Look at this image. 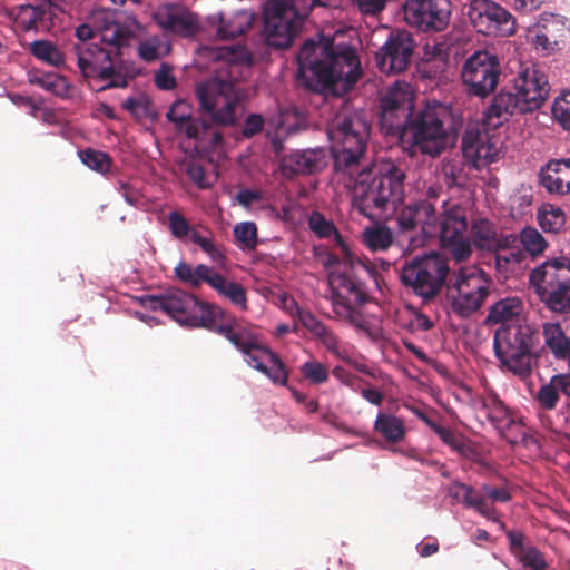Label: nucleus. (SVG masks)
<instances>
[{
	"label": "nucleus",
	"instance_id": "nucleus-1",
	"mask_svg": "<svg viewBox=\"0 0 570 570\" xmlns=\"http://www.w3.org/2000/svg\"><path fill=\"white\" fill-rule=\"evenodd\" d=\"M214 59L224 60L225 66L213 77L197 83L195 94L200 109L209 115L212 124L195 119L186 129V137L195 140L199 153H212L223 144V132L218 126H233L237 122L236 110L246 98L238 80V67L249 68L254 58L244 46H224L210 50Z\"/></svg>",
	"mask_w": 570,
	"mask_h": 570
},
{
	"label": "nucleus",
	"instance_id": "nucleus-2",
	"mask_svg": "<svg viewBox=\"0 0 570 570\" xmlns=\"http://www.w3.org/2000/svg\"><path fill=\"white\" fill-rule=\"evenodd\" d=\"M298 77L313 91L343 95L362 75L354 48L333 40H306L297 55Z\"/></svg>",
	"mask_w": 570,
	"mask_h": 570
},
{
	"label": "nucleus",
	"instance_id": "nucleus-3",
	"mask_svg": "<svg viewBox=\"0 0 570 570\" xmlns=\"http://www.w3.org/2000/svg\"><path fill=\"white\" fill-rule=\"evenodd\" d=\"M406 174L401 164L381 161L357 173L353 188V205L366 218H382L395 212L404 200Z\"/></svg>",
	"mask_w": 570,
	"mask_h": 570
},
{
	"label": "nucleus",
	"instance_id": "nucleus-4",
	"mask_svg": "<svg viewBox=\"0 0 570 570\" xmlns=\"http://www.w3.org/2000/svg\"><path fill=\"white\" fill-rule=\"evenodd\" d=\"M134 37L135 29L108 42L73 43L69 56L85 79L105 82L101 90L126 88L134 76L125 67L122 55Z\"/></svg>",
	"mask_w": 570,
	"mask_h": 570
},
{
	"label": "nucleus",
	"instance_id": "nucleus-5",
	"mask_svg": "<svg viewBox=\"0 0 570 570\" xmlns=\"http://www.w3.org/2000/svg\"><path fill=\"white\" fill-rule=\"evenodd\" d=\"M363 276L372 277L380 288L381 275L361 261H344L342 268L328 274L332 308L336 318L356 328H364V316L358 306L370 301Z\"/></svg>",
	"mask_w": 570,
	"mask_h": 570
},
{
	"label": "nucleus",
	"instance_id": "nucleus-6",
	"mask_svg": "<svg viewBox=\"0 0 570 570\" xmlns=\"http://www.w3.org/2000/svg\"><path fill=\"white\" fill-rule=\"evenodd\" d=\"M327 136L338 173L353 177L365 156L370 125L358 112L338 114L327 126Z\"/></svg>",
	"mask_w": 570,
	"mask_h": 570
},
{
	"label": "nucleus",
	"instance_id": "nucleus-7",
	"mask_svg": "<svg viewBox=\"0 0 570 570\" xmlns=\"http://www.w3.org/2000/svg\"><path fill=\"white\" fill-rule=\"evenodd\" d=\"M452 129L451 108L440 102L426 104L412 111L402 140L423 155L436 157L446 149Z\"/></svg>",
	"mask_w": 570,
	"mask_h": 570
},
{
	"label": "nucleus",
	"instance_id": "nucleus-8",
	"mask_svg": "<svg viewBox=\"0 0 570 570\" xmlns=\"http://www.w3.org/2000/svg\"><path fill=\"white\" fill-rule=\"evenodd\" d=\"M499 144V138L488 130H466L462 138V158L451 159L443 166L448 186L464 187L472 170H480L497 159Z\"/></svg>",
	"mask_w": 570,
	"mask_h": 570
},
{
	"label": "nucleus",
	"instance_id": "nucleus-9",
	"mask_svg": "<svg viewBox=\"0 0 570 570\" xmlns=\"http://www.w3.org/2000/svg\"><path fill=\"white\" fill-rule=\"evenodd\" d=\"M141 304L145 308L160 311L189 327L214 328L216 317L223 314L219 307L200 302L193 294L178 288L168 289L160 295L144 296Z\"/></svg>",
	"mask_w": 570,
	"mask_h": 570
},
{
	"label": "nucleus",
	"instance_id": "nucleus-10",
	"mask_svg": "<svg viewBox=\"0 0 570 570\" xmlns=\"http://www.w3.org/2000/svg\"><path fill=\"white\" fill-rule=\"evenodd\" d=\"M529 283L543 306L552 314H570V259L558 257L531 271Z\"/></svg>",
	"mask_w": 570,
	"mask_h": 570
},
{
	"label": "nucleus",
	"instance_id": "nucleus-11",
	"mask_svg": "<svg viewBox=\"0 0 570 570\" xmlns=\"http://www.w3.org/2000/svg\"><path fill=\"white\" fill-rule=\"evenodd\" d=\"M450 266L448 259L432 252L407 259L400 272L402 285L423 302H431L448 286Z\"/></svg>",
	"mask_w": 570,
	"mask_h": 570
},
{
	"label": "nucleus",
	"instance_id": "nucleus-12",
	"mask_svg": "<svg viewBox=\"0 0 570 570\" xmlns=\"http://www.w3.org/2000/svg\"><path fill=\"white\" fill-rule=\"evenodd\" d=\"M534 336V331L527 324L503 325L494 333L495 356L503 367L521 379L532 372L531 348Z\"/></svg>",
	"mask_w": 570,
	"mask_h": 570
},
{
	"label": "nucleus",
	"instance_id": "nucleus-13",
	"mask_svg": "<svg viewBox=\"0 0 570 570\" xmlns=\"http://www.w3.org/2000/svg\"><path fill=\"white\" fill-rule=\"evenodd\" d=\"M490 278L476 267H460L449 278L452 311L460 317H469L476 312L490 291Z\"/></svg>",
	"mask_w": 570,
	"mask_h": 570
},
{
	"label": "nucleus",
	"instance_id": "nucleus-14",
	"mask_svg": "<svg viewBox=\"0 0 570 570\" xmlns=\"http://www.w3.org/2000/svg\"><path fill=\"white\" fill-rule=\"evenodd\" d=\"M305 18L286 0H267L263 6V33L269 47L289 48L301 33Z\"/></svg>",
	"mask_w": 570,
	"mask_h": 570
},
{
	"label": "nucleus",
	"instance_id": "nucleus-15",
	"mask_svg": "<svg viewBox=\"0 0 570 570\" xmlns=\"http://www.w3.org/2000/svg\"><path fill=\"white\" fill-rule=\"evenodd\" d=\"M500 75L498 57L485 50L472 53L461 69V79L468 94L480 98H485L495 90Z\"/></svg>",
	"mask_w": 570,
	"mask_h": 570
},
{
	"label": "nucleus",
	"instance_id": "nucleus-16",
	"mask_svg": "<svg viewBox=\"0 0 570 570\" xmlns=\"http://www.w3.org/2000/svg\"><path fill=\"white\" fill-rule=\"evenodd\" d=\"M466 16L476 32L490 37H509L517 30L515 18L492 0H470Z\"/></svg>",
	"mask_w": 570,
	"mask_h": 570
},
{
	"label": "nucleus",
	"instance_id": "nucleus-17",
	"mask_svg": "<svg viewBox=\"0 0 570 570\" xmlns=\"http://www.w3.org/2000/svg\"><path fill=\"white\" fill-rule=\"evenodd\" d=\"M380 125L386 135L399 136L401 139L407 128V119L415 110L413 95L400 85L391 87L380 104Z\"/></svg>",
	"mask_w": 570,
	"mask_h": 570
},
{
	"label": "nucleus",
	"instance_id": "nucleus-18",
	"mask_svg": "<svg viewBox=\"0 0 570 570\" xmlns=\"http://www.w3.org/2000/svg\"><path fill=\"white\" fill-rule=\"evenodd\" d=\"M440 242L456 262L468 259L472 254L468 236L466 210L461 206L446 208L440 222Z\"/></svg>",
	"mask_w": 570,
	"mask_h": 570
},
{
	"label": "nucleus",
	"instance_id": "nucleus-19",
	"mask_svg": "<svg viewBox=\"0 0 570 570\" xmlns=\"http://www.w3.org/2000/svg\"><path fill=\"white\" fill-rule=\"evenodd\" d=\"M139 23L135 17L120 21L115 12L100 10L90 16L87 22L75 30L77 43L108 42L117 39L124 32L138 29Z\"/></svg>",
	"mask_w": 570,
	"mask_h": 570
},
{
	"label": "nucleus",
	"instance_id": "nucleus-20",
	"mask_svg": "<svg viewBox=\"0 0 570 570\" xmlns=\"http://www.w3.org/2000/svg\"><path fill=\"white\" fill-rule=\"evenodd\" d=\"M402 9L405 22L422 32L444 30L451 17L449 0H406Z\"/></svg>",
	"mask_w": 570,
	"mask_h": 570
},
{
	"label": "nucleus",
	"instance_id": "nucleus-21",
	"mask_svg": "<svg viewBox=\"0 0 570 570\" xmlns=\"http://www.w3.org/2000/svg\"><path fill=\"white\" fill-rule=\"evenodd\" d=\"M415 46L410 32L405 30L392 31L375 55L377 68L386 75L405 71L411 63Z\"/></svg>",
	"mask_w": 570,
	"mask_h": 570
},
{
	"label": "nucleus",
	"instance_id": "nucleus-22",
	"mask_svg": "<svg viewBox=\"0 0 570 570\" xmlns=\"http://www.w3.org/2000/svg\"><path fill=\"white\" fill-rule=\"evenodd\" d=\"M513 89L523 99L525 109H539L547 100L550 91L548 78L535 66H522L513 80Z\"/></svg>",
	"mask_w": 570,
	"mask_h": 570
},
{
	"label": "nucleus",
	"instance_id": "nucleus-23",
	"mask_svg": "<svg viewBox=\"0 0 570 570\" xmlns=\"http://www.w3.org/2000/svg\"><path fill=\"white\" fill-rule=\"evenodd\" d=\"M327 165V150L322 147L294 150L282 157L279 169L284 177L308 176Z\"/></svg>",
	"mask_w": 570,
	"mask_h": 570
},
{
	"label": "nucleus",
	"instance_id": "nucleus-24",
	"mask_svg": "<svg viewBox=\"0 0 570 570\" xmlns=\"http://www.w3.org/2000/svg\"><path fill=\"white\" fill-rule=\"evenodd\" d=\"M155 21L165 32L181 38L196 37L202 30L198 14L174 6L157 11Z\"/></svg>",
	"mask_w": 570,
	"mask_h": 570
},
{
	"label": "nucleus",
	"instance_id": "nucleus-25",
	"mask_svg": "<svg viewBox=\"0 0 570 570\" xmlns=\"http://www.w3.org/2000/svg\"><path fill=\"white\" fill-rule=\"evenodd\" d=\"M397 226L402 232L414 230L417 226L426 234L436 229L438 215L435 206L429 200H415L396 212Z\"/></svg>",
	"mask_w": 570,
	"mask_h": 570
},
{
	"label": "nucleus",
	"instance_id": "nucleus-26",
	"mask_svg": "<svg viewBox=\"0 0 570 570\" xmlns=\"http://www.w3.org/2000/svg\"><path fill=\"white\" fill-rule=\"evenodd\" d=\"M208 20L219 39L230 40L246 35L256 22L257 14L252 10L242 9L230 14L218 12Z\"/></svg>",
	"mask_w": 570,
	"mask_h": 570
},
{
	"label": "nucleus",
	"instance_id": "nucleus-27",
	"mask_svg": "<svg viewBox=\"0 0 570 570\" xmlns=\"http://www.w3.org/2000/svg\"><path fill=\"white\" fill-rule=\"evenodd\" d=\"M523 99L518 92L501 90L494 96L488 111L485 114L487 121L493 127H498L503 121H508L509 118L515 114L532 112L531 109H525Z\"/></svg>",
	"mask_w": 570,
	"mask_h": 570
},
{
	"label": "nucleus",
	"instance_id": "nucleus-28",
	"mask_svg": "<svg viewBox=\"0 0 570 570\" xmlns=\"http://www.w3.org/2000/svg\"><path fill=\"white\" fill-rule=\"evenodd\" d=\"M540 185L551 195L570 193V159L550 160L540 170Z\"/></svg>",
	"mask_w": 570,
	"mask_h": 570
},
{
	"label": "nucleus",
	"instance_id": "nucleus-29",
	"mask_svg": "<svg viewBox=\"0 0 570 570\" xmlns=\"http://www.w3.org/2000/svg\"><path fill=\"white\" fill-rule=\"evenodd\" d=\"M561 393L570 397V372L551 376L549 382L539 387L534 400L540 409L552 411L557 407Z\"/></svg>",
	"mask_w": 570,
	"mask_h": 570
},
{
	"label": "nucleus",
	"instance_id": "nucleus-30",
	"mask_svg": "<svg viewBox=\"0 0 570 570\" xmlns=\"http://www.w3.org/2000/svg\"><path fill=\"white\" fill-rule=\"evenodd\" d=\"M216 317L215 327L213 331L227 338L238 351L248 353V350L255 347L256 336L245 326L237 323L235 320L218 324Z\"/></svg>",
	"mask_w": 570,
	"mask_h": 570
},
{
	"label": "nucleus",
	"instance_id": "nucleus-31",
	"mask_svg": "<svg viewBox=\"0 0 570 570\" xmlns=\"http://www.w3.org/2000/svg\"><path fill=\"white\" fill-rule=\"evenodd\" d=\"M543 347L557 360H566L570 352V338L558 322L542 324Z\"/></svg>",
	"mask_w": 570,
	"mask_h": 570
},
{
	"label": "nucleus",
	"instance_id": "nucleus-32",
	"mask_svg": "<svg viewBox=\"0 0 570 570\" xmlns=\"http://www.w3.org/2000/svg\"><path fill=\"white\" fill-rule=\"evenodd\" d=\"M209 286L220 296L228 299L233 305L242 311L247 309V294L245 287L234 281H229L218 272H214Z\"/></svg>",
	"mask_w": 570,
	"mask_h": 570
},
{
	"label": "nucleus",
	"instance_id": "nucleus-33",
	"mask_svg": "<svg viewBox=\"0 0 570 570\" xmlns=\"http://www.w3.org/2000/svg\"><path fill=\"white\" fill-rule=\"evenodd\" d=\"M523 311V303L519 297H505L494 303L488 313L485 323L489 325L501 324L507 325L513 322Z\"/></svg>",
	"mask_w": 570,
	"mask_h": 570
},
{
	"label": "nucleus",
	"instance_id": "nucleus-34",
	"mask_svg": "<svg viewBox=\"0 0 570 570\" xmlns=\"http://www.w3.org/2000/svg\"><path fill=\"white\" fill-rule=\"evenodd\" d=\"M470 234L473 245L480 249L497 252L505 248L502 240L498 238L493 224L485 218L475 220L471 226Z\"/></svg>",
	"mask_w": 570,
	"mask_h": 570
},
{
	"label": "nucleus",
	"instance_id": "nucleus-35",
	"mask_svg": "<svg viewBox=\"0 0 570 570\" xmlns=\"http://www.w3.org/2000/svg\"><path fill=\"white\" fill-rule=\"evenodd\" d=\"M374 431L392 444L403 441L406 434L405 424L401 417L383 412H380L375 419Z\"/></svg>",
	"mask_w": 570,
	"mask_h": 570
},
{
	"label": "nucleus",
	"instance_id": "nucleus-36",
	"mask_svg": "<svg viewBox=\"0 0 570 570\" xmlns=\"http://www.w3.org/2000/svg\"><path fill=\"white\" fill-rule=\"evenodd\" d=\"M174 272L175 276L180 282L197 288L202 283L209 285L215 268L205 264H198L196 267H193L186 262H180L177 264Z\"/></svg>",
	"mask_w": 570,
	"mask_h": 570
},
{
	"label": "nucleus",
	"instance_id": "nucleus-37",
	"mask_svg": "<svg viewBox=\"0 0 570 570\" xmlns=\"http://www.w3.org/2000/svg\"><path fill=\"white\" fill-rule=\"evenodd\" d=\"M432 431L444 444L450 446L462 458L472 460L476 455V452L471 442L461 433H458L449 428H444L439 423Z\"/></svg>",
	"mask_w": 570,
	"mask_h": 570
},
{
	"label": "nucleus",
	"instance_id": "nucleus-38",
	"mask_svg": "<svg viewBox=\"0 0 570 570\" xmlns=\"http://www.w3.org/2000/svg\"><path fill=\"white\" fill-rule=\"evenodd\" d=\"M481 407L487 412L488 419L497 426L509 428L513 423L508 407L495 393H489L481 397Z\"/></svg>",
	"mask_w": 570,
	"mask_h": 570
},
{
	"label": "nucleus",
	"instance_id": "nucleus-39",
	"mask_svg": "<svg viewBox=\"0 0 570 570\" xmlns=\"http://www.w3.org/2000/svg\"><path fill=\"white\" fill-rule=\"evenodd\" d=\"M364 246L372 252L386 250L394 240L393 233L386 226L366 227L361 235Z\"/></svg>",
	"mask_w": 570,
	"mask_h": 570
},
{
	"label": "nucleus",
	"instance_id": "nucleus-40",
	"mask_svg": "<svg viewBox=\"0 0 570 570\" xmlns=\"http://www.w3.org/2000/svg\"><path fill=\"white\" fill-rule=\"evenodd\" d=\"M48 10L42 6H20L17 13V23L24 30H39L43 27V21Z\"/></svg>",
	"mask_w": 570,
	"mask_h": 570
},
{
	"label": "nucleus",
	"instance_id": "nucleus-41",
	"mask_svg": "<svg viewBox=\"0 0 570 570\" xmlns=\"http://www.w3.org/2000/svg\"><path fill=\"white\" fill-rule=\"evenodd\" d=\"M30 52L37 59L53 66L61 67L65 63V55L51 41L36 40L30 45Z\"/></svg>",
	"mask_w": 570,
	"mask_h": 570
},
{
	"label": "nucleus",
	"instance_id": "nucleus-42",
	"mask_svg": "<svg viewBox=\"0 0 570 570\" xmlns=\"http://www.w3.org/2000/svg\"><path fill=\"white\" fill-rule=\"evenodd\" d=\"M168 121L176 126L180 132H186L187 126L195 121L191 105L183 99L176 100L166 114Z\"/></svg>",
	"mask_w": 570,
	"mask_h": 570
},
{
	"label": "nucleus",
	"instance_id": "nucleus-43",
	"mask_svg": "<svg viewBox=\"0 0 570 570\" xmlns=\"http://www.w3.org/2000/svg\"><path fill=\"white\" fill-rule=\"evenodd\" d=\"M535 28L546 32L550 38L554 39L557 43L562 40L567 32L564 17L551 12H543Z\"/></svg>",
	"mask_w": 570,
	"mask_h": 570
},
{
	"label": "nucleus",
	"instance_id": "nucleus-44",
	"mask_svg": "<svg viewBox=\"0 0 570 570\" xmlns=\"http://www.w3.org/2000/svg\"><path fill=\"white\" fill-rule=\"evenodd\" d=\"M538 220L541 228L546 233H558L560 232L566 224V214L564 212L552 205H546L538 213Z\"/></svg>",
	"mask_w": 570,
	"mask_h": 570
},
{
	"label": "nucleus",
	"instance_id": "nucleus-45",
	"mask_svg": "<svg viewBox=\"0 0 570 570\" xmlns=\"http://www.w3.org/2000/svg\"><path fill=\"white\" fill-rule=\"evenodd\" d=\"M79 157L88 168L99 174L108 173L112 165V159L107 153L92 148L79 151Z\"/></svg>",
	"mask_w": 570,
	"mask_h": 570
},
{
	"label": "nucleus",
	"instance_id": "nucleus-46",
	"mask_svg": "<svg viewBox=\"0 0 570 570\" xmlns=\"http://www.w3.org/2000/svg\"><path fill=\"white\" fill-rule=\"evenodd\" d=\"M190 240L200 247L213 262H220L224 255L214 240V236L209 229H205V234L199 230L190 232Z\"/></svg>",
	"mask_w": 570,
	"mask_h": 570
},
{
	"label": "nucleus",
	"instance_id": "nucleus-47",
	"mask_svg": "<svg viewBox=\"0 0 570 570\" xmlns=\"http://www.w3.org/2000/svg\"><path fill=\"white\" fill-rule=\"evenodd\" d=\"M234 237L240 249H255L257 246V227L253 222H243L235 225Z\"/></svg>",
	"mask_w": 570,
	"mask_h": 570
},
{
	"label": "nucleus",
	"instance_id": "nucleus-48",
	"mask_svg": "<svg viewBox=\"0 0 570 570\" xmlns=\"http://www.w3.org/2000/svg\"><path fill=\"white\" fill-rule=\"evenodd\" d=\"M301 373L311 384H324L330 379L328 367L315 360L306 361L301 366Z\"/></svg>",
	"mask_w": 570,
	"mask_h": 570
},
{
	"label": "nucleus",
	"instance_id": "nucleus-49",
	"mask_svg": "<svg viewBox=\"0 0 570 570\" xmlns=\"http://www.w3.org/2000/svg\"><path fill=\"white\" fill-rule=\"evenodd\" d=\"M121 106L138 120L148 118L151 112V100L144 94L127 98Z\"/></svg>",
	"mask_w": 570,
	"mask_h": 570
},
{
	"label": "nucleus",
	"instance_id": "nucleus-50",
	"mask_svg": "<svg viewBox=\"0 0 570 570\" xmlns=\"http://www.w3.org/2000/svg\"><path fill=\"white\" fill-rule=\"evenodd\" d=\"M520 240L524 249L531 255H539L547 247L543 236L533 227L524 228L520 234Z\"/></svg>",
	"mask_w": 570,
	"mask_h": 570
},
{
	"label": "nucleus",
	"instance_id": "nucleus-51",
	"mask_svg": "<svg viewBox=\"0 0 570 570\" xmlns=\"http://www.w3.org/2000/svg\"><path fill=\"white\" fill-rule=\"evenodd\" d=\"M246 356L248 365L258 372H267V364L269 362V354H275L268 347L255 342V347L248 350V353H243Z\"/></svg>",
	"mask_w": 570,
	"mask_h": 570
},
{
	"label": "nucleus",
	"instance_id": "nucleus-52",
	"mask_svg": "<svg viewBox=\"0 0 570 570\" xmlns=\"http://www.w3.org/2000/svg\"><path fill=\"white\" fill-rule=\"evenodd\" d=\"M308 226L311 230L320 238H328L336 233L333 222L328 220L322 213L312 212L308 217Z\"/></svg>",
	"mask_w": 570,
	"mask_h": 570
},
{
	"label": "nucleus",
	"instance_id": "nucleus-53",
	"mask_svg": "<svg viewBox=\"0 0 570 570\" xmlns=\"http://www.w3.org/2000/svg\"><path fill=\"white\" fill-rule=\"evenodd\" d=\"M269 365H267V372L265 374L273 383L285 386L288 381V373L285 368L283 361L275 354H269Z\"/></svg>",
	"mask_w": 570,
	"mask_h": 570
},
{
	"label": "nucleus",
	"instance_id": "nucleus-54",
	"mask_svg": "<svg viewBox=\"0 0 570 570\" xmlns=\"http://www.w3.org/2000/svg\"><path fill=\"white\" fill-rule=\"evenodd\" d=\"M552 114L566 130H570V92L556 99L552 106Z\"/></svg>",
	"mask_w": 570,
	"mask_h": 570
},
{
	"label": "nucleus",
	"instance_id": "nucleus-55",
	"mask_svg": "<svg viewBox=\"0 0 570 570\" xmlns=\"http://www.w3.org/2000/svg\"><path fill=\"white\" fill-rule=\"evenodd\" d=\"M168 223L171 234L179 239L186 236L190 237V232L195 230L190 227L187 219L178 212H170L168 214Z\"/></svg>",
	"mask_w": 570,
	"mask_h": 570
},
{
	"label": "nucleus",
	"instance_id": "nucleus-56",
	"mask_svg": "<svg viewBox=\"0 0 570 570\" xmlns=\"http://www.w3.org/2000/svg\"><path fill=\"white\" fill-rule=\"evenodd\" d=\"M326 350L336 357H342L340 340L336 334L326 325L314 336Z\"/></svg>",
	"mask_w": 570,
	"mask_h": 570
},
{
	"label": "nucleus",
	"instance_id": "nucleus-57",
	"mask_svg": "<svg viewBox=\"0 0 570 570\" xmlns=\"http://www.w3.org/2000/svg\"><path fill=\"white\" fill-rule=\"evenodd\" d=\"M519 558L525 568L531 570H546L547 563L542 553L535 548H527Z\"/></svg>",
	"mask_w": 570,
	"mask_h": 570
},
{
	"label": "nucleus",
	"instance_id": "nucleus-58",
	"mask_svg": "<svg viewBox=\"0 0 570 570\" xmlns=\"http://www.w3.org/2000/svg\"><path fill=\"white\" fill-rule=\"evenodd\" d=\"M154 81L156 87L161 90H173L177 86L171 67L167 63H163L155 72Z\"/></svg>",
	"mask_w": 570,
	"mask_h": 570
},
{
	"label": "nucleus",
	"instance_id": "nucleus-59",
	"mask_svg": "<svg viewBox=\"0 0 570 570\" xmlns=\"http://www.w3.org/2000/svg\"><path fill=\"white\" fill-rule=\"evenodd\" d=\"M29 81L55 94H58V88L63 85V79L56 73L36 75L30 77Z\"/></svg>",
	"mask_w": 570,
	"mask_h": 570
},
{
	"label": "nucleus",
	"instance_id": "nucleus-60",
	"mask_svg": "<svg viewBox=\"0 0 570 570\" xmlns=\"http://www.w3.org/2000/svg\"><path fill=\"white\" fill-rule=\"evenodd\" d=\"M265 125V119L259 114H250L246 117L243 128H242V136L244 138H252L255 135L263 131Z\"/></svg>",
	"mask_w": 570,
	"mask_h": 570
},
{
	"label": "nucleus",
	"instance_id": "nucleus-61",
	"mask_svg": "<svg viewBox=\"0 0 570 570\" xmlns=\"http://www.w3.org/2000/svg\"><path fill=\"white\" fill-rule=\"evenodd\" d=\"M305 19L316 7H328L332 0H286Z\"/></svg>",
	"mask_w": 570,
	"mask_h": 570
},
{
	"label": "nucleus",
	"instance_id": "nucleus-62",
	"mask_svg": "<svg viewBox=\"0 0 570 570\" xmlns=\"http://www.w3.org/2000/svg\"><path fill=\"white\" fill-rule=\"evenodd\" d=\"M389 0H353L360 12L364 16H376L382 12Z\"/></svg>",
	"mask_w": 570,
	"mask_h": 570
},
{
	"label": "nucleus",
	"instance_id": "nucleus-63",
	"mask_svg": "<svg viewBox=\"0 0 570 570\" xmlns=\"http://www.w3.org/2000/svg\"><path fill=\"white\" fill-rule=\"evenodd\" d=\"M296 318L306 330L312 333L313 336H315L325 326L323 322H321L312 312L307 309L302 308Z\"/></svg>",
	"mask_w": 570,
	"mask_h": 570
},
{
	"label": "nucleus",
	"instance_id": "nucleus-64",
	"mask_svg": "<svg viewBox=\"0 0 570 570\" xmlns=\"http://www.w3.org/2000/svg\"><path fill=\"white\" fill-rule=\"evenodd\" d=\"M187 175L199 188H206L208 185L205 183V169L202 165L190 163L187 167Z\"/></svg>",
	"mask_w": 570,
	"mask_h": 570
}]
</instances>
